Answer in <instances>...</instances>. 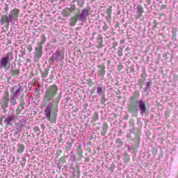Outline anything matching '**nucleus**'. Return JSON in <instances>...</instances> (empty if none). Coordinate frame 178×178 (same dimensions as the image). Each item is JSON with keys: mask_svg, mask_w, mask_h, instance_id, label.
Segmentation results:
<instances>
[{"mask_svg": "<svg viewBox=\"0 0 178 178\" xmlns=\"http://www.w3.org/2000/svg\"><path fill=\"white\" fill-rule=\"evenodd\" d=\"M140 93L138 90H135L133 96H131L128 104V111L131 113H136L138 111H140V113L141 116H144L145 113L148 111L147 110V106L145 102L143 99L139 100Z\"/></svg>", "mask_w": 178, "mask_h": 178, "instance_id": "f257e3e1", "label": "nucleus"}, {"mask_svg": "<svg viewBox=\"0 0 178 178\" xmlns=\"http://www.w3.org/2000/svg\"><path fill=\"white\" fill-rule=\"evenodd\" d=\"M20 10L19 9H13L10 10L8 16L3 15L0 19V24L5 25L6 29H9L10 23L12 22H17L19 17Z\"/></svg>", "mask_w": 178, "mask_h": 178, "instance_id": "f03ea898", "label": "nucleus"}, {"mask_svg": "<svg viewBox=\"0 0 178 178\" xmlns=\"http://www.w3.org/2000/svg\"><path fill=\"white\" fill-rule=\"evenodd\" d=\"M10 60H13V54L12 51H8L7 55L0 58V68H4V70H10Z\"/></svg>", "mask_w": 178, "mask_h": 178, "instance_id": "7ed1b4c3", "label": "nucleus"}, {"mask_svg": "<svg viewBox=\"0 0 178 178\" xmlns=\"http://www.w3.org/2000/svg\"><path fill=\"white\" fill-rule=\"evenodd\" d=\"M53 104H50V106H47L46 109L44 110V115L46 116V119L51 123H56L57 115L56 113H52L51 116V112L52 111Z\"/></svg>", "mask_w": 178, "mask_h": 178, "instance_id": "20e7f679", "label": "nucleus"}, {"mask_svg": "<svg viewBox=\"0 0 178 178\" xmlns=\"http://www.w3.org/2000/svg\"><path fill=\"white\" fill-rule=\"evenodd\" d=\"M9 102H10L9 92L8 91L4 92V96H3V97L0 100V105L4 113H6L8 111L7 108L8 106Z\"/></svg>", "mask_w": 178, "mask_h": 178, "instance_id": "39448f33", "label": "nucleus"}, {"mask_svg": "<svg viewBox=\"0 0 178 178\" xmlns=\"http://www.w3.org/2000/svg\"><path fill=\"white\" fill-rule=\"evenodd\" d=\"M58 92V86L56 85H51L49 86V89H47V92H46L44 95V97L47 99V101L53 100L54 96H56Z\"/></svg>", "mask_w": 178, "mask_h": 178, "instance_id": "423d86ee", "label": "nucleus"}, {"mask_svg": "<svg viewBox=\"0 0 178 178\" xmlns=\"http://www.w3.org/2000/svg\"><path fill=\"white\" fill-rule=\"evenodd\" d=\"M42 49H43V46L40 44V42L38 43V45L37 47H35L34 61H35V63H38L40 58H41L42 55Z\"/></svg>", "mask_w": 178, "mask_h": 178, "instance_id": "0eeeda50", "label": "nucleus"}, {"mask_svg": "<svg viewBox=\"0 0 178 178\" xmlns=\"http://www.w3.org/2000/svg\"><path fill=\"white\" fill-rule=\"evenodd\" d=\"M15 114L14 112H10L7 113V116H6V118L4 119V123L6 124V126L7 127L8 126H12L14 120H15Z\"/></svg>", "mask_w": 178, "mask_h": 178, "instance_id": "6e6552de", "label": "nucleus"}, {"mask_svg": "<svg viewBox=\"0 0 178 178\" xmlns=\"http://www.w3.org/2000/svg\"><path fill=\"white\" fill-rule=\"evenodd\" d=\"M90 8H87L86 9H82L80 15H79V19L80 22H86L87 20L88 16L90 15Z\"/></svg>", "mask_w": 178, "mask_h": 178, "instance_id": "1a4fd4ad", "label": "nucleus"}, {"mask_svg": "<svg viewBox=\"0 0 178 178\" xmlns=\"http://www.w3.org/2000/svg\"><path fill=\"white\" fill-rule=\"evenodd\" d=\"M10 104L12 106H15L17 104V102H16L14 86L10 88Z\"/></svg>", "mask_w": 178, "mask_h": 178, "instance_id": "9d476101", "label": "nucleus"}, {"mask_svg": "<svg viewBox=\"0 0 178 178\" xmlns=\"http://www.w3.org/2000/svg\"><path fill=\"white\" fill-rule=\"evenodd\" d=\"M14 92H15V101L18 100L19 95H21L23 89L20 85H15L13 86Z\"/></svg>", "mask_w": 178, "mask_h": 178, "instance_id": "9b49d317", "label": "nucleus"}, {"mask_svg": "<svg viewBox=\"0 0 178 178\" xmlns=\"http://www.w3.org/2000/svg\"><path fill=\"white\" fill-rule=\"evenodd\" d=\"M79 17V15H78L77 13H76L74 16H73V17H71L70 23V26H71V27H74V26H76Z\"/></svg>", "mask_w": 178, "mask_h": 178, "instance_id": "f8f14e48", "label": "nucleus"}, {"mask_svg": "<svg viewBox=\"0 0 178 178\" xmlns=\"http://www.w3.org/2000/svg\"><path fill=\"white\" fill-rule=\"evenodd\" d=\"M108 126L107 124V123H103L102 124V130L101 131V134L102 136H106L107 131H108Z\"/></svg>", "mask_w": 178, "mask_h": 178, "instance_id": "ddd939ff", "label": "nucleus"}, {"mask_svg": "<svg viewBox=\"0 0 178 178\" xmlns=\"http://www.w3.org/2000/svg\"><path fill=\"white\" fill-rule=\"evenodd\" d=\"M70 12V8H66L62 10L61 15L63 17H69Z\"/></svg>", "mask_w": 178, "mask_h": 178, "instance_id": "4468645a", "label": "nucleus"}, {"mask_svg": "<svg viewBox=\"0 0 178 178\" xmlns=\"http://www.w3.org/2000/svg\"><path fill=\"white\" fill-rule=\"evenodd\" d=\"M20 70H10V75L11 76H15L17 78L18 75H19Z\"/></svg>", "mask_w": 178, "mask_h": 178, "instance_id": "2eb2a0df", "label": "nucleus"}, {"mask_svg": "<svg viewBox=\"0 0 178 178\" xmlns=\"http://www.w3.org/2000/svg\"><path fill=\"white\" fill-rule=\"evenodd\" d=\"M99 68H100V70H99L100 75L102 76H104V75L106 74L105 64H103V65H99Z\"/></svg>", "mask_w": 178, "mask_h": 178, "instance_id": "dca6fc26", "label": "nucleus"}, {"mask_svg": "<svg viewBox=\"0 0 178 178\" xmlns=\"http://www.w3.org/2000/svg\"><path fill=\"white\" fill-rule=\"evenodd\" d=\"M17 147H18V148H17L18 154H22V152H24V151L25 149V147H24V144H18Z\"/></svg>", "mask_w": 178, "mask_h": 178, "instance_id": "f3484780", "label": "nucleus"}, {"mask_svg": "<svg viewBox=\"0 0 178 178\" xmlns=\"http://www.w3.org/2000/svg\"><path fill=\"white\" fill-rule=\"evenodd\" d=\"M137 9H138V12H137L138 17H140L142 16V14L144 13V8H143V6H138Z\"/></svg>", "mask_w": 178, "mask_h": 178, "instance_id": "a211bd4d", "label": "nucleus"}, {"mask_svg": "<svg viewBox=\"0 0 178 178\" xmlns=\"http://www.w3.org/2000/svg\"><path fill=\"white\" fill-rule=\"evenodd\" d=\"M115 144L118 148H120L121 147H122L124 143L123 141H122L121 138H118L115 140Z\"/></svg>", "mask_w": 178, "mask_h": 178, "instance_id": "6ab92c4d", "label": "nucleus"}, {"mask_svg": "<svg viewBox=\"0 0 178 178\" xmlns=\"http://www.w3.org/2000/svg\"><path fill=\"white\" fill-rule=\"evenodd\" d=\"M24 102H22V103H20L19 106L17 107V110L19 112H22V111H23V109H24Z\"/></svg>", "mask_w": 178, "mask_h": 178, "instance_id": "aec40b11", "label": "nucleus"}, {"mask_svg": "<svg viewBox=\"0 0 178 178\" xmlns=\"http://www.w3.org/2000/svg\"><path fill=\"white\" fill-rule=\"evenodd\" d=\"M97 42L98 44L100 43V44H102L103 43V36L101 33H99L98 35Z\"/></svg>", "mask_w": 178, "mask_h": 178, "instance_id": "412c9836", "label": "nucleus"}, {"mask_svg": "<svg viewBox=\"0 0 178 178\" xmlns=\"http://www.w3.org/2000/svg\"><path fill=\"white\" fill-rule=\"evenodd\" d=\"M16 126H18L19 129H20V133L22 130L23 126H24V123H23L22 120H19V122L17 123Z\"/></svg>", "mask_w": 178, "mask_h": 178, "instance_id": "4be33fe9", "label": "nucleus"}, {"mask_svg": "<svg viewBox=\"0 0 178 178\" xmlns=\"http://www.w3.org/2000/svg\"><path fill=\"white\" fill-rule=\"evenodd\" d=\"M49 72V70H44V72H42V74H41V77L47 78V76H48Z\"/></svg>", "mask_w": 178, "mask_h": 178, "instance_id": "5701e85b", "label": "nucleus"}, {"mask_svg": "<svg viewBox=\"0 0 178 178\" xmlns=\"http://www.w3.org/2000/svg\"><path fill=\"white\" fill-rule=\"evenodd\" d=\"M76 151H77L78 155H81V156L83 155V151L82 149V147H81V146L77 147Z\"/></svg>", "mask_w": 178, "mask_h": 178, "instance_id": "b1692460", "label": "nucleus"}, {"mask_svg": "<svg viewBox=\"0 0 178 178\" xmlns=\"http://www.w3.org/2000/svg\"><path fill=\"white\" fill-rule=\"evenodd\" d=\"M60 50H56L55 52V56H54L56 61H58V57H60Z\"/></svg>", "mask_w": 178, "mask_h": 178, "instance_id": "393cba45", "label": "nucleus"}, {"mask_svg": "<svg viewBox=\"0 0 178 178\" xmlns=\"http://www.w3.org/2000/svg\"><path fill=\"white\" fill-rule=\"evenodd\" d=\"M33 131L35 133H36L38 136H39L41 133V131H40L39 127H38V126H35V127L33 128Z\"/></svg>", "mask_w": 178, "mask_h": 178, "instance_id": "a878e982", "label": "nucleus"}, {"mask_svg": "<svg viewBox=\"0 0 178 178\" xmlns=\"http://www.w3.org/2000/svg\"><path fill=\"white\" fill-rule=\"evenodd\" d=\"M54 60H55V56H51V57H49V64H51V65H52L54 63Z\"/></svg>", "mask_w": 178, "mask_h": 178, "instance_id": "bb28decb", "label": "nucleus"}, {"mask_svg": "<svg viewBox=\"0 0 178 178\" xmlns=\"http://www.w3.org/2000/svg\"><path fill=\"white\" fill-rule=\"evenodd\" d=\"M106 14L108 16H110L111 17L112 14V6H109L108 9L106 10Z\"/></svg>", "mask_w": 178, "mask_h": 178, "instance_id": "cd10ccee", "label": "nucleus"}, {"mask_svg": "<svg viewBox=\"0 0 178 178\" xmlns=\"http://www.w3.org/2000/svg\"><path fill=\"white\" fill-rule=\"evenodd\" d=\"M76 6L75 5H71L70 8H69V11H70V16H71V13L75 10Z\"/></svg>", "mask_w": 178, "mask_h": 178, "instance_id": "c85d7f7f", "label": "nucleus"}, {"mask_svg": "<svg viewBox=\"0 0 178 178\" xmlns=\"http://www.w3.org/2000/svg\"><path fill=\"white\" fill-rule=\"evenodd\" d=\"M42 39L41 42H40L41 46H43V44H44V43L47 40V38H46L45 35H42Z\"/></svg>", "mask_w": 178, "mask_h": 178, "instance_id": "c756f323", "label": "nucleus"}, {"mask_svg": "<svg viewBox=\"0 0 178 178\" xmlns=\"http://www.w3.org/2000/svg\"><path fill=\"white\" fill-rule=\"evenodd\" d=\"M152 85V82H147L145 88H144L145 92H147V89Z\"/></svg>", "mask_w": 178, "mask_h": 178, "instance_id": "7c9ffc66", "label": "nucleus"}, {"mask_svg": "<svg viewBox=\"0 0 178 178\" xmlns=\"http://www.w3.org/2000/svg\"><path fill=\"white\" fill-rule=\"evenodd\" d=\"M124 156H125L124 161H125L126 162H129V159H130V157L129 156L127 152H124Z\"/></svg>", "mask_w": 178, "mask_h": 178, "instance_id": "2f4dec72", "label": "nucleus"}, {"mask_svg": "<svg viewBox=\"0 0 178 178\" xmlns=\"http://www.w3.org/2000/svg\"><path fill=\"white\" fill-rule=\"evenodd\" d=\"M103 88L102 87H99L97 89V95H100L102 93Z\"/></svg>", "mask_w": 178, "mask_h": 178, "instance_id": "473e14b6", "label": "nucleus"}, {"mask_svg": "<svg viewBox=\"0 0 178 178\" xmlns=\"http://www.w3.org/2000/svg\"><path fill=\"white\" fill-rule=\"evenodd\" d=\"M106 102V97H105V95H103V96H102V98H101L100 103H101V104H105Z\"/></svg>", "mask_w": 178, "mask_h": 178, "instance_id": "72a5a7b5", "label": "nucleus"}, {"mask_svg": "<svg viewBox=\"0 0 178 178\" xmlns=\"http://www.w3.org/2000/svg\"><path fill=\"white\" fill-rule=\"evenodd\" d=\"M99 119L98 112H95L93 116V120L95 122Z\"/></svg>", "mask_w": 178, "mask_h": 178, "instance_id": "f704fd0d", "label": "nucleus"}, {"mask_svg": "<svg viewBox=\"0 0 178 178\" xmlns=\"http://www.w3.org/2000/svg\"><path fill=\"white\" fill-rule=\"evenodd\" d=\"M63 152V149L60 147L58 148L56 155L59 156Z\"/></svg>", "mask_w": 178, "mask_h": 178, "instance_id": "c9c22d12", "label": "nucleus"}, {"mask_svg": "<svg viewBox=\"0 0 178 178\" xmlns=\"http://www.w3.org/2000/svg\"><path fill=\"white\" fill-rule=\"evenodd\" d=\"M67 144H69V145L65 147V150L68 152V151H70L72 147V145L70 143H67Z\"/></svg>", "mask_w": 178, "mask_h": 178, "instance_id": "e433bc0d", "label": "nucleus"}, {"mask_svg": "<svg viewBox=\"0 0 178 178\" xmlns=\"http://www.w3.org/2000/svg\"><path fill=\"white\" fill-rule=\"evenodd\" d=\"M104 26H103V31H106V30H108V29H109V26H108V24H106V23H104Z\"/></svg>", "mask_w": 178, "mask_h": 178, "instance_id": "4c0bfd02", "label": "nucleus"}, {"mask_svg": "<svg viewBox=\"0 0 178 178\" xmlns=\"http://www.w3.org/2000/svg\"><path fill=\"white\" fill-rule=\"evenodd\" d=\"M4 10H5L6 12H8V10H9V6H8V3H4Z\"/></svg>", "mask_w": 178, "mask_h": 178, "instance_id": "58836bf2", "label": "nucleus"}, {"mask_svg": "<svg viewBox=\"0 0 178 178\" xmlns=\"http://www.w3.org/2000/svg\"><path fill=\"white\" fill-rule=\"evenodd\" d=\"M78 4H79V6L80 8H83V5H84L83 1H78Z\"/></svg>", "mask_w": 178, "mask_h": 178, "instance_id": "ea45409f", "label": "nucleus"}, {"mask_svg": "<svg viewBox=\"0 0 178 178\" xmlns=\"http://www.w3.org/2000/svg\"><path fill=\"white\" fill-rule=\"evenodd\" d=\"M23 159V161L22 163H21V165L24 168V166H26V158H22Z\"/></svg>", "mask_w": 178, "mask_h": 178, "instance_id": "a19ab883", "label": "nucleus"}, {"mask_svg": "<svg viewBox=\"0 0 178 178\" xmlns=\"http://www.w3.org/2000/svg\"><path fill=\"white\" fill-rule=\"evenodd\" d=\"M21 133V129L19 128V126H17V130L15 131V134H19Z\"/></svg>", "mask_w": 178, "mask_h": 178, "instance_id": "79ce46f5", "label": "nucleus"}, {"mask_svg": "<svg viewBox=\"0 0 178 178\" xmlns=\"http://www.w3.org/2000/svg\"><path fill=\"white\" fill-rule=\"evenodd\" d=\"M118 71H122V70H123L122 64H119V65L118 67Z\"/></svg>", "mask_w": 178, "mask_h": 178, "instance_id": "37998d69", "label": "nucleus"}, {"mask_svg": "<svg viewBox=\"0 0 178 178\" xmlns=\"http://www.w3.org/2000/svg\"><path fill=\"white\" fill-rule=\"evenodd\" d=\"M116 46H118V42H114L113 43V48L114 49V50H116Z\"/></svg>", "mask_w": 178, "mask_h": 178, "instance_id": "c03bdc74", "label": "nucleus"}, {"mask_svg": "<svg viewBox=\"0 0 178 178\" xmlns=\"http://www.w3.org/2000/svg\"><path fill=\"white\" fill-rule=\"evenodd\" d=\"M75 159H76L75 155H74V154L71 155V156H70V161H75Z\"/></svg>", "mask_w": 178, "mask_h": 178, "instance_id": "a18cd8bd", "label": "nucleus"}, {"mask_svg": "<svg viewBox=\"0 0 178 178\" xmlns=\"http://www.w3.org/2000/svg\"><path fill=\"white\" fill-rule=\"evenodd\" d=\"M106 21L108 22V23H111V17H110V16L107 15Z\"/></svg>", "mask_w": 178, "mask_h": 178, "instance_id": "49530a36", "label": "nucleus"}, {"mask_svg": "<svg viewBox=\"0 0 178 178\" xmlns=\"http://www.w3.org/2000/svg\"><path fill=\"white\" fill-rule=\"evenodd\" d=\"M40 127H41V129H42V130H44L45 126H44V123H41V124H40Z\"/></svg>", "mask_w": 178, "mask_h": 178, "instance_id": "de8ad7c7", "label": "nucleus"}, {"mask_svg": "<svg viewBox=\"0 0 178 178\" xmlns=\"http://www.w3.org/2000/svg\"><path fill=\"white\" fill-rule=\"evenodd\" d=\"M88 83H90V86H92V85L94 84L93 82H92V79H90V80L88 81Z\"/></svg>", "mask_w": 178, "mask_h": 178, "instance_id": "09e8293b", "label": "nucleus"}, {"mask_svg": "<svg viewBox=\"0 0 178 178\" xmlns=\"http://www.w3.org/2000/svg\"><path fill=\"white\" fill-rule=\"evenodd\" d=\"M27 49L29 50V51H32V50H33L31 46H28Z\"/></svg>", "mask_w": 178, "mask_h": 178, "instance_id": "8fccbe9b", "label": "nucleus"}, {"mask_svg": "<svg viewBox=\"0 0 178 178\" xmlns=\"http://www.w3.org/2000/svg\"><path fill=\"white\" fill-rule=\"evenodd\" d=\"M61 97H62V95H61V94H59V95H58V97L57 98L58 102H60Z\"/></svg>", "mask_w": 178, "mask_h": 178, "instance_id": "3c124183", "label": "nucleus"}, {"mask_svg": "<svg viewBox=\"0 0 178 178\" xmlns=\"http://www.w3.org/2000/svg\"><path fill=\"white\" fill-rule=\"evenodd\" d=\"M147 5H151L152 0H146Z\"/></svg>", "mask_w": 178, "mask_h": 178, "instance_id": "603ef678", "label": "nucleus"}, {"mask_svg": "<svg viewBox=\"0 0 178 178\" xmlns=\"http://www.w3.org/2000/svg\"><path fill=\"white\" fill-rule=\"evenodd\" d=\"M101 47H103V44L99 43V44H98V46H97V48H98V49H100Z\"/></svg>", "mask_w": 178, "mask_h": 178, "instance_id": "864d4df0", "label": "nucleus"}, {"mask_svg": "<svg viewBox=\"0 0 178 178\" xmlns=\"http://www.w3.org/2000/svg\"><path fill=\"white\" fill-rule=\"evenodd\" d=\"M3 125V120L1 118H0V126Z\"/></svg>", "mask_w": 178, "mask_h": 178, "instance_id": "5fc2aeb1", "label": "nucleus"}, {"mask_svg": "<svg viewBox=\"0 0 178 178\" xmlns=\"http://www.w3.org/2000/svg\"><path fill=\"white\" fill-rule=\"evenodd\" d=\"M172 36H173V37H175V38H176V36H177V33H176V32H173V35H172Z\"/></svg>", "mask_w": 178, "mask_h": 178, "instance_id": "6e6d98bb", "label": "nucleus"}, {"mask_svg": "<svg viewBox=\"0 0 178 178\" xmlns=\"http://www.w3.org/2000/svg\"><path fill=\"white\" fill-rule=\"evenodd\" d=\"M127 149H128L129 151H131V147H130V146H128V147H127Z\"/></svg>", "mask_w": 178, "mask_h": 178, "instance_id": "4d7b16f0", "label": "nucleus"}, {"mask_svg": "<svg viewBox=\"0 0 178 178\" xmlns=\"http://www.w3.org/2000/svg\"><path fill=\"white\" fill-rule=\"evenodd\" d=\"M107 63L108 64H111V60H108Z\"/></svg>", "mask_w": 178, "mask_h": 178, "instance_id": "13d9d810", "label": "nucleus"}, {"mask_svg": "<svg viewBox=\"0 0 178 178\" xmlns=\"http://www.w3.org/2000/svg\"><path fill=\"white\" fill-rule=\"evenodd\" d=\"M142 76H143V78H145V74H142Z\"/></svg>", "mask_w": 178, "mask_h": 178, "instance_id": "bf43d9fd", "label": "nucleus"}, {"mask_svg": "<svg viewBox=\"0 0 178 178\" xmlns=\"http://www.w3.org/2000/svg\"><path fill=\"white\" fill-rule=\"evenodd\" d=\"M74 141H75L74 138H72V142L74 143Z\"/></svg>", "mask_w": 178, "mask_h": 178, "instance_id": "052dcab7", "label": "nucleus"}, {"mask_svg": "<svg viewBox=\"0 0 178 178\" xmlns=\"http://www.w3.org/2000/svg\"><path fill=\"white\" fill-rule=\"evenodd\" d=\"M157 2H161V0H156Z\"/></svg>", "mask_w": 178, "mask_h": 178, "instance_id": "680f3d73", "label": "nucleus"}, {"mask_svg": "<svg viewBox=\"0 0 178 178\" xmlns=\"http://www.w3.org/2000/svg\"><path fill=\"white\" fill-rule=\"evenodd\" d=\"M59 178H64V177H63L62 176H60V177H59Z\"/></svg>", "mask_w": 178, "mask_h": 178, "instance_id": "e2e57ef3", "label": "nucleus"}, {"mask_svg": "<svg viewBox=\"0 0 178 178\" xmlns=\"http://www.w3.org/2000/svg\"><path fill=\"white\" fill-rule=\"evenodd\" d=\"M95 0H92V2H95Z\"/></svg>", "mask_w": 178, "mask_h": 178, "instance_id": "0e129e2a", "label": "nucleus"}, {"mask_svg": "<svg viewBox=\"0 0 178 178\" xmlns=\"http://www.w3.org/2000/svg\"><path fill=\"white\" fill-rule=\"evenodd\" d=\"M70 97H67V100H69Z\"/></svg>", "mask_w": 178, "mask_h": 178, "instance_id": "69168bd1", "label": "nucleus"}, {"mask_svg": "<svg viewBox=\"0 0 178 178\" xmlns=\"http://www.w3.org/2000/svg\"><path fill=\"white\" fill-rule=\"evenodd\" d=\"M70 97H67V100H69Z\"/></svg>", "mask_w": 178, "mask_h": 178, "instance_id": "338daca9", "label": "nucleus"}, {"mask_svg": "<svg viewBox=\"0 0 178 178\" xmlns=\"http://www.w3.org/2000/svg\"><path fill=\"white\" fill-rule=\"evenodd\" d=\"M92 38H95L94 35H93Z\"/></svg>", "mask_w": 178, "mask_h": 178, "instance_id": "774afa93", "label": "nucleus"}]
</instances>
